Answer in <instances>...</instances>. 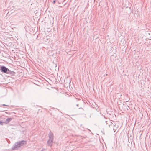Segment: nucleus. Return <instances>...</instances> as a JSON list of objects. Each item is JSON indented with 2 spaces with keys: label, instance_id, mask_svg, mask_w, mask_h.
Returning a JSON list of instances; mask_svg holds the SVG:
<instances>
[{
  "label": "nucleus",
  "instance_id": "7",
  "mask_svg": "<svg viewBox=\"0 0 151 151\" xmlns=\"http://www.w3.org/2000/svg\"><path fill=\"white\" fill-rule=\"evenodd\" d=\"M2 105L3 106H9L8 105H6V104H3Z\"/></svg>",
  "mask_w": 151,
  "mask_h": 151
},
{
  "label": "nucleus",
  "instance_id": "4",
  "mask_svg": "<svg viewBox=\"0 0 151 151\" xmlns=\"http://www.w3.org/2000/svg\"><path fill=\"white\" fill-rule=\"evenodd\" d=\"M53 142V140L49 139L47 142V145L51 147Z\"/></svg>",
  "mask_w": 151,
  "mask_h": 151
},
{
  "label": "nucleus",
  "instance_id": "10",
  "mask_svg": "<svg viewBox=\"0 0 151 151\" xmlns=\"http://www.w3.org/2000/svg\"><path fill=\"white\" fill-rule=\"evenodd\" d=\"M79 109H81L82 111H83V108H79Z\"/></svg>",
  "mask_w": 151,
  "mask_h": 151
},
{
  "label": "nucleus",
  "instance_id": "12",
  "mask_svg": "<svg viewBox=\"0 0 151 151\" xmlns=\"http://www.w3.org/2000/svg\"><path fill=\"white\" fill-rule=\"evenodd\" d=\"M0 107H1V105H0Z\"/></svg>",
  "mask_w": 151,
  "mask_h": 151
},
{
  "label": "nucleus",
  "instance_id": "3",
  "mask_svg": "<svg viewBox=\"0 0 151 151\" xmlns=\"http://www.w3.org/2000/svg\"><path fill=\"white\" fill-rule=\"evenodd\" d=\"M48 137L49 139L53 140L54 134L51 131H50L48 134Z\"/></svg>",
  "mask_w": 151,
  "mask_h": 151
},
{
  "label": "nucleus",
  "instance_id": "6",
  "mask_svg": "<svg viewBox=\"0 0 151 151\" xmlns=\"http://www.w3.org/2000/svg\"><path fill=\"white\" fill-rule=\"evenodd\" d=\"M4 123V122L1 121H0V125H3Z\"/></svg>",
  "mask_w": 151,
  "mask_h": 151
},
{
  "label": "nucleus",
  "instance_id": "11",
  "mask_svg": "<svg viewBox=\"0 0 151 151\" xmlns=\"http://www.w3.org/2000/svg\"><path fill=\"white\" fill-rule=\"evenodd\" d=\"M76 105L78 107L79 106L78 104H76Z\"/></svg>",
  "mask_w": 151,
  "mask_h": 151
},
{
  "label": "nucleus",
  "instance_id": "1",
  "mask_svg": "<svg viewBox=\"0 0 151 151\" xmlns=\"http://www.w3.org/2000/svg\"><path fill=\"white\" fill-rule=\"evenodd\" d=\"M26 143V141L24 140L16 142L12 148V150H18L20 148H22V147Z\"/></svg>",
  "mask_w": 151,
  "mask_h": 151
},
{
  "label": "nucleus",
  "instance_id": "2",
  "mask_svg": "<svg viewBox=\"0 0 151 151\" xmlns=\"http://www.w3.org/2000/svg\"><path fill=\"white\" fill-rule=\"evenodd\" d=\"M0 70L2 73L9 74L11 76H14L16 73L14 71H11L4 65H0Z\"/></svg>",
  "mask_w": 151,
  "mask_h": 151
},
{
  "label": "nucleus",
  "instance_id": "5",
  "mask_svg": "<svg viewBox=\"0 0 151 151\" xmlns=\"http://www.w3.org/2000/svg\"><path fill=\"white\" fill-rule=\"evenodd\" d=\"M12 119L11 118H9L6 119V123H7L10 122Z\"/></svg>",
  "mask_w": 151,
  "mask_h": 151
},
{
  "label": "nucleus",
  "instance_id": "8",
  "mask_svg": "<svg viewBox=\"0 0 151 151\" xmlns=\"http://www.w3.org/2000/svg\"><path fill=\"white\" fill-rule=\"evenodd\" d=\"M55 2H56V0H54L53 1V4H55Z\"/></svg>",
  "mask_w": 151,
  "mask_h": 151
},
{
  "label": "nucleus",
  "instance_id": "9",
  "mask_svg": "<svg viewBox=\"0 0 151 151\" xmlns=\"http://www.w3.org/2000/svg\"><path fill=\"white\" fill-rule=\"evenodd\" d=\"M46 149H43L42 150V151H46Z\"/></svg>",
  "mask_w": 151,
  "mask_h": 151
}]
</instances>
